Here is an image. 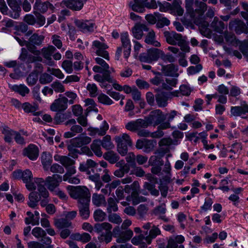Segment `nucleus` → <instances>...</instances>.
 <instances>
[{
    "instance_id": "1",
    "label": "nucleus",
    "mask_w": 248,
    "mask_h": 248,
    "mask_svg": "<svg viewBox=\"0 0 248 248\" xmlns=\"http://www.w3.org/2000/svg\"><path fill=\"white\" fill-rule=\"evenodd\" d=\"M207 9V4L199 0H195L193 16L194 23L199 26L201 33L206 37L211 36V31L208 28L209 23L202 18L204 12Z\"/></svg>"
},
{
    "instance_id": "2",
    "label": "nucleus",
    "mask_w": 248,
    "mask_h": 248,
    "mask_svg": "<svg viewBox=\"0 0 248 248\" xmlns=\"http://www.w3.org/2000/svg\"><path fill=\"white\" fill-rule=\"evenodd\" d=\"M164 35L167 42L171 45H178L181 50L185 52H188L190 47L186 41L183 39L182 35L174 31H165L164 32Z\"/></svg>"
},
{
    "instance_id": "3",
    "label": "nucleus",
    "mask_w": 248,
    "mask_h": 248,
    "mask_svg": "<svg viewBox=\"0 0 248 248\" xmlns=\"http://www.w3.org/2000/svg\"><path fill=\"white\" fill-rule=\"evenodd\" d=\"M67 189L71 197L77 199L78 203L84 202L85 200H90L89 190L86 187L69 186Z\"/></svg>"
},
{
    "instance_id": "4",
    "label": "nucleus",
    "mask_w": 248,
    "mask_h": 248,
    "mask_svg": "<svg viewBox=\"0 0 248 248\" xmlns=\"http://www.w3.org/2000/svg\"><path fill=\"white\" fill-rule=\"evenodd\" d=\"M166 120V116L160 109H155L150 112L149 114L145 117V121L149 125L155 126L161 125Z\"/></svg>"
},
{
    "instance_id": "5",
    "label": "nucleus",
    "mask_w": 248,
    "mask_h": 248,
    "mask_svg": "<svg viewBox=\"0 0 248 248\" xmlns=\"http://www.w3.org/2000/svg\"><path fill=\"white\" fill-rule=\"evenodd\" d=\"M115 140L117 143V151L122 155H124L127 153V146L132 145V141L127 134L116 136Z\"/></svg>"
},
{
    "instance_id": "6",
    "label": "nucleus",
    "mask_w": 248,
    "mask_h": 248,
    "mask_svg": "<svg viewBox=\"0 0 248 248\" xmlns=\"http://www.w3.org/2000/svg\"><path fill=\"white\" fill-rule=\"evenodd\" d=\"M34 182L37 186L39 195L41 196L40 205L42 207H46L49 202V192L44 186V180L41 178H36L35 179Z\"/></svg>"
},
{
    "instance_id": "7",
    "label": "nucleus",
    "mask_w": 248,
    "mask_h": 248,
    "mask_svg": "<svg viewBox=\"0 0 248 248\" xmlns=\"http://www.w3.org/2000/svg\"><path fill=\"white\" fill-rule=\"evenodd\" d=\"M162 50L156 48H152L147 50L146 52L142 53L139 56V59L142 62L151 63L157 61L160 58Z\"/></svg>"
},
{
    "instance_id": "8",
    "label": "nucleus",
    "mask_w": 248,
    "mask_h": 248,
    "mask_svg": "<svg viewBox=\"0 0 248 248\" xmlns=\"http://www.w3.org/2000/svg\"><path fill=\"white\" fill-rule=\"evenodd\" d=\"M76 124V121L74 119H69L65 122L64 124L66 126L72 125L70 128V131L66 132L64 133L63 137L65 138H70L82 132L83 129L82 127Z\"/></svg>"
},
{
    "instance_id": "9",
    "label": "nucleus",
    "mask_w": 248,
    "mask_h": 248,
    "mask_svg": "<svg viewBox=\"0 0 248 248\" xmlns=\"http://www.w3.org/2000/svg\"><path fill=\"white\" fill-rule=\"evenodd\" d=\"M87 0H62L61 2V6L62 7H66L72 10L79 11L83 7L84 3Z\"/></svg>"
},
{
    "instance_id": "10",
    "label": "nucleus",
    "mask_w": 248,
    "mask_h": 248,
    "mask_svg": "<svg viewBox=\"0 0 248 248\" xmlns=\"http://www.w3.org/2000/svg\"><path fill=\"white\" fill-rule=\"evenodd\" d=\"M62 181V177L59 174H53L51 176H48L44 180V185H46L47 188L53 191L59 186L60 183Z\"/></svg>"
},
{
    "instance_id": "11",
    "label": "nucleus",
    "mask_w": 248,
    "mask_h": 248,
    "mask_svg": "<svg viewBox=\"0 0 248 248\" xmlns=\"http://www.w3.org/2000/svg\"><path fill=\"white\" fill-rule=\"evenodd\" d=\"M60 95L59 98L56 99L51 104L50 108L53 111H63L68 107V99L65 97H61Z\"/></svg>"
},
{
    "instance_id": "12",
    "label": "nucleus",
    "mask_w": 248,
    "mask_h": 248,
    "mask_svg": "<svg viewBox=\"0 0 248 248\" xmlns=\"http://www.w3.org/2000/svg\"><path fill=\"white\" fill-rule=\"evenodd\" d=\"M76 148H77V147L73 145L72 143H71L70 142V144L67 146V149L69 152L68 155L74 158H78V154H80L82 153H85L88 155H93L90 149L86 146L82 147L80 150H78L76 149Z\"/></svg>"
},
{
    "instance_id": "13",
    "label": "nucleus",
    "mask_w": 248,
    "mask_h": 248,
    "mask_svg": "<svg viewBox=\"0 0 248 248\" xmlns=\"http://www.w3.org/2000/svg\"><path fill=\"white\" fill-rule=\"evenodd\" d=\"M125 127L126 129L135 132L142 128L147 127V124L145 120L138 119L136 121H130L125 124Z\"/></svg>"
},
{
    "instance_id": "14",
    "label": "nucleus",
    "mask_w": 248,
    "mask_h": 248,
    "mask_svg": "<svg viewBox=\"0 0 248 248\" xmlns=\"http://www.w3.org/2000/svg\"><path fill=\"white\" fill-rule=\"evenodd\" d=\"M93 46L97 49L95 52L97 55L106 60H109L108 53L106 50V49L108 48V46L106 44L96 40L93 42Z\"/></svg>"
},
{
    "instance_id": "15",
    "label": "nucleus",
    "mask_w": 248,
    "mask_h": 248,
    "mask_svg": "<svg viewBox=\"0 0 248 248\" xmlns=\"http://www.w3.org/2000/svg\"><path fill=\"white\" fill-rule=\"evenodd\" d=\"M76 26L83 32H93L95 24L92 21L83 20H76Z\"/></svg>"
},
{
    "instance_id": "16",
    "label": "nucleus",
    "mask_w": 248,
    "mask_h": 248,
    "mask_svg": "<svg viewBox=\"0 0 248 248\" xmlns=\"http://www.w3.org/2000/svg\"><path fill=\"white\" fill-rule=\"evenodd\" d=\"M247 113H248V105L245 102L240 106L232 107L231 108V114L235 117L241 116L242 118L246 119L247 117L243 115Z\"/></svg>"
},
{
    "instance_id": "17",
    "label": "nucleus",
    "mask_w": 248,
    "mask_h": 248,
    "mask_svg": "<svg viewBox=\"0 0 248 248\" xmlns=\"http://www.w3.org/2000/svg\"><path fill=\"white\" fill-rule=\"evenodd\" d=\"M22 179L23 182L26 184V186L29 190L32 191L36 189V186L32 182L33 176L31 170H26L23 171Z\"/></svg>"
},
{
    "instance_id": "18",
    "label": "nucleus",
    "mask_w": 248,
    "mask_h": 248,
    "mask_svg": "<svg viewBox=\"0 0 248 248\" xmlns=\"http://www.w3.org/2000/svg\"><path fill=\"white\" fill-rule=\"evenodd\" d=\"M48 7L51 10L54 9V6L48 1L42 2L41 0H36L33 6L34 10H35L34 13L36 15L37 13L38 14H39V13H44L47 10Z\"/></svg>"
},
{
    "instance_id": "19",
    "label": "nucleus",
    "mask_w": 248,
    "mask_h": 248,
    "mask_svg": "<svg viewBox=\"0 0 248 248\" xmlns=\"http://www.w3.org/2000/svg\"><path fill=\"white\" fill-rule=\"evenodd\" d=\"M178 66L172 63L166 65H162L161 72L165 76L178 77L179 74L177 73Z\"/></svg>"
},
{
    "instance_id": "20",
    "label": "nucleus",
    "mask_w": 248,
    "mask_h": 248,
    "mask_svg": "<svg viewBox=\"0 0 248 248\" xmlns=\"http://www.w3.org/2000/svg\"><path fill=\"white\" fill-rule=\"evenodd\" d=\"M108 129V125L106 121H103V125L100 128H94L90 126L88 128L87 131L89 132V135L94 136L96 134L100 136H104Z\"/></svg>"
},
{
    "instance_id": "21",
    "label": "nucleus",
    "mask_w": 248,
    "mask_h": 248,
    "mask_svg": "<svg viewBox=\"0 0 248 248\" xmlns=\"http://www.w3.org/2000/svg\"><path fill=\"white\" fill-rule=\"evenodd\" d=\"M23 155L28 156L31 160L36 159L39 155V150L37 146L33 144H30L23 151Z\"/></svg>"
},
{
    "instance_id": "22",
    "label": "nucleus",
    "mask_w": 248,
    "mask_h": 248,
    "mask_svg": "<svg viewBox=\"0 0 248 248\" xmlns=\"http://www.w3.org/2000/svg\"><path fill=\"white\" fill-rule=\"evenodd\" d=\"M149 28L146 24H136L132 29L133 36L137 39H140L143 35V31H147Z\"/></svg>"
},
{
    "instance_id": "23",
    "label": "nucleus",
    "mask_w": 248,
    "mask_h": 248,
    "mask_svg": "<svg viewBox=\"0 0 248 248\" xmlns=\"http://www.w3.org/2000/svg\"><path fill=\"white\" fill-rule=\"evenodd\" d=\"M91 138L89 137L81 134L79 136L72 139L70 142L77 147H80L90 143L91 141Z\"/></svg>"
},
{
    "instance_id": "24",
    "label": "nucleus",
    "mask_w": 248,
    "mask_h": 248,
    "mask_svg": "<svg viewBox=\"0 0 248 248\" xmlns=\"http://www.w3.org/2000/svg\"><path fill=\"white\" fill-rule=\"evenodd\" d=\"M229 27L231 30L234 29L236 33L237 34H240L247 30L246 25L238 19L231 21L229 24Z\"/></svg>"
},
{
    "instance_id": "25",
    "label": "nucleus",
    "mask_w": 248,
    "mask_h": 248,
    "mask_svg": "<svg viewBox=\"0 0 248 248\" xmlns=\"http://www.w3.org/2000/svg\"><path fill=\"white\" fill-rule=\"evenodd\" d=\"M90 200L84 201V202L78 203V208L80 216L82 218L86 219L90 216L89 203Z\"/></svg>"
},
{
    "instance_id": "26",
    "label": "nucleus",
    "mask_w": 248,
    "mask_h": 248,
    "mask_svg": "<svg viewBox=\"0 0 248 248\" xmlns=\"http://www.w3.org/2000/svg\"><path fill=\"white\" fill-rule=\"evenodd\" d=\"M41 200V196L39 195L38 191H32L29 195V201L28 205L32 208H35L38 205V202Z\"/></svg>"
},
{
    "instance_id": "27",
    "label": "nucleus",
    "mask_w": 248,
    "mask_h": 248,
    "mask_svg": "<svg viewBox=\"0 0 248 248\" xmlns=\"http://www.w3.org/2000/svg\"><path fill=\"white\" fill-rule=\"evenodd\" d=\"M71 117L72 114L70 112H57L54 118V123L57 124H61L70 119V118H71Z\"/></svg>"
},
{
    "instance_id": "28",
    "label": "nucleus",
    "mask_w": 248,
    "mask_h": 248,
    "mask_svg": "<svg viewBox=\"0 0 248 248\" xmlns=\"http://www.w3.org/2000/svg\"><path fill=\"white\" fill-rule=\"evenodd\" d=\"M103 74H96L94 76V79L96 81L103 83L104 82L108 81L109 83H113V80L110 77V72L108 70L107 71H104L103 72Z\"/></svg>"
},
{
    "instance_id": "29",
    "label": "nucleus",
    "mask_w": 248,
    "mask_h": 248,
    "mask_svg": "<svg viewBox=\"0 0 248 248\" xmlns=\"http://www.w3.org/2000/svg\"><path fill=\"white\" fill-rule=\"evenodd\" d=\"M148 31L149 32L145 37V42L147 44L153 45L155 47L160 46V43L155 40V31L153 30H149Z\"/></svg>"
},
{
    "instance_id": "30",
    "label": "nucleus",
    "mask_w": 248,
    "mask_h": 248,
    "mask_svg": "<svg viewBox=\"0 0 248 248\" xmlns=\"http://www.w3.org/2000/svg\"><path fill=\"white\" fill-rule=\"evenodd\" d=\"M34 56L30 54L27 49L25 48H21V52L19 57V59L25 62L27 64H30L33 62Z\"/></svg>"
},
{
    "instance_id": "31",
    "label": "nucleus",
    "mask_w": 248,
    "mask_h": 248,
    "mask_svg": "<svg viewBox=\"0 0 248 248\" xmlns=\"http://www.w3.org/2000/svg\"><path fill=\"white\" fill-rule=\"evenodd\" d=\"M156 102L159 107H165L168 105V98L166 93L161 92L155 95Z\"/></svg>"
},
{
    "instance_id": "32",
    "label": "nucleus",
    "mask_w": 248,
    "mask_h": 248,
    "mask_svg": "<svg viewBox=\"0 0 248 248\" xmlns=\"http://www.w3.org/2000/svg\"><path fill=\"white\" fill-rule=\"evenodd\" d=\"M177 112L175 110H171L170 113H168L165 114L167 121H165L161 125L160 128L163 129H168L171 127L170 122L177 115Z\"/></svg>"
},
{
    "instance_id": "33",
    "label": "nucleus",
    "mask_w": 248,
    "mask_h": 248,
    "mask_svg": "<svg viewBox=\"0 0 248 248\" xmlns=\"http://www.w3.org/2000/svg\"><path fill=\"white\" fill-rule=\"evenodd\" d=\"M225 27L224 23L222 21H219L217 17H214L213 21L211 24V27L214 31L219 33H222Z\"/></svg>"
},
{
    "instance_id": "34",
    "label": "nucleus",
    "mask_w": 248,
    "mask_h": 248,
    "mask_svg": "<svg viewBox=\"0 0 248 248\" xmlns=\"http://www.w3.org/2000/svg\"><path fill=\"white\" fill-rule=\"evenodd\" d=\"M54 159L56 161H59L65 168L73 166L75 163V161L74 160L67 156L56 155L54 156Z\"/></svg>"
},
{
    "instance_id": "35",
    "label": "nucleus",
    "mask_w": 248,
    "mask_h": 248,
    "mask_svg": "<svg viewBox=\"0 0 248 248\" xmlns=\"http://www.w3.org/2000/svg\"><path fill=\"white\" fill-rule=\"evenodd\" d=\"M94 228L96 232L103 233L111 230L112 226L109 223L103 222L102 223H97L94 225Z\"/></svg>"
},
{
    "instance_id": "36",
    "label": "nucleus",
    "mask_w": 248,
    "mask_h": 248,
    "mask_svg": "<svg viewBox=\"0 0 248 248\" xmlns=\"http://www.w3.org/2000/svg\"><path fill=\"white\" fill-rule=\"evenodd\" d=\"M133 234V232L130 229L122 231L121 236L117 238L116 242L118 243H124L131 238Z\"/></svg>"
},
{
    "instance_id": "37",
    "label": "nucleus",
    "mask_w": 248,
    "mask_h": 248,
    "mask_svg": "<svg viewBox=\"0 0 248 248\" xmlns=\"http://www.w3.org/2000/svg\"><path fill=\"white\" fill-rule=\"evenodd\" d=\"M15 131L8 126H4L1 129V133L4 135L5 142L10 143L12 140V136H14Z\"/></svg>"
},
{
    "instance_id": "38",
    "label": "nucleus",
    "mask_w": 248,
    "mask_h": 248,
    "mask_svg": "<svg viewBox=\"0 0 248 248\" xmlns=\"http://www.w3.org/2000/svg\"><path fill=\"white\" fill-rule=\"evenodd\" d=\"M104 158L110 164H114L119 160V155L112 151H108L103 155Z\"/></svg>"
},
{
    "instance_id": "39",
    "label": "nucleus",
    "mask_w": 248,
    "mask_h": 248,
    "mask_svg": "<svg viewBox=\"0 0 248 248\" xmlns=\"http://www.w3.org/2000/svg\"><path fill=\"white\" fill-rule=\"evenodd\" d=\"M160 233L161 231L159 228L157 226L153 225L149 231V234L146 235L145 240L148 243V244H150L151 243L152 239L155 238Z\"/></svg>"
},
{
    "instance_id": "40",
    "label": "nucleus",
    "mask_w": 248,
    "mask_h": 248,
    "mask_svg": "<svg viewBox=\"0 0 248 248\" xmlns=\"http://www.w3.org/2000/svg\"><path fill=\"white\" fill-rule=\"evenodd\" d=\"M22 108L26 113H32L35 116L39 115L38 112H36L38 109V106L36 104L32 105L28 102H25L22 105Z\"/></svg>"
},
{
    "instance_id": "41",
    "label": "nucleus",
    "mask_w": 248,
    "mask_h": 248,
    "mask_svg": "<svg viewBox=\"0 0 248 248\" xmlns=\"http://www.w3.org/2000/svg\"><path fill=\"white\" fill-rule=\"evenodd\" d=\"M129 6L132 9L137 12L143 13L144 12V3L139 0H133L129 3Z\"/></svg>"
},
{
    "instance_id": "42",
    "label": "nucleus",
    "mask_w": 248,
    "mask_h": 248,
    "mask_svg": "<svg viewBox=\"0 0 248 248\" xmlns=\"http://www.w3.org/2000/svg\"><path fill=\"white\" fill-rule=\"evenodd\" d=\"M101 140H93L91 145V148L94 154L97 156H101L103 155L101 151Z\"/></svg>"
},
{
    "instance_id": "43",
    "label": "nucleus",
    "mask_w": 248,
    "mask_h": 248,
    "mask_svg": "<svg viewBox=\"0 0 248 248\" xmlns=\"http://www.w3.org/2000/svg\"><path fill=\"white\" fill-rule=\"evenodd\" d=\"M157 183V180L153 183L145 182L143 187L145 189L148 190L151 194L154 196H158L159 194V190L155 188V184Z\"/></svg>"
},
{
    "instance_id": "44",
    "label": "nucleus",
    "mask_w": 248,
    "mask_h": 248,
    "mask_svg": "<svg viewBox=\"0 0 248 248\" xmlns=\"http://www.w3.org/2000/svg\"><path fill=\"white\" fill-rule=\"evenodd\" d=\"M41 162L44 170H48L52 163V157L50 154L43 153L41 156Z\"/></svg>"
},
{
    "instance_id": "45",
    "label": "nucleus",
    "mask_w": 248,
    "mask_h": 248,
    "mask_svg": "<svg viewBox=\"0 0 248 248\" xmlns=\"http://www.w3.org/2000/svg\"><path fill=\"white\" fill-rule=\"evenodd\" d=\"M157 20L156 23V27L158 29L162 28L165 26H168L170 24V21L165 17H162L159 13L155 14Z\"/></svg>"
},
{
    "instance_id": "46",
    "label": "nucleus",
    "mask_w": 248,
    "mask_h": 248,
    "mask_svg": "<svg viewBox=\"0 0 248 248\" xmlns=\"http://www.w3.org/2000/svg\"><path fill=\"white\" fill-rule=\"evenodd\" d=\"M88 175L89 179L95 183V187L97 190H99L103 186V183L100 180V174L98 173H95L93 175H91V173Z\"/></svg>"
},
{
    "instance_id": "47",
    "label": "nucleus",
    "mask_w": 248,
    "mask_h": 248,
    "mask_svg": "<svg viewBox=\"0 0 248 248\" xmlns=\"http://www.w3.org/2000/svg\"><path fill=\"white\" fill-rule=\"evenodd\" d=\"M44 38L43 35H39L37 33H34L31 35L28 41L34 45L39 46L42 44Z\"/></svg>"
},
{
    "instance_id": "48",
    "label": "nucleus",
    "mask_w": 248,
    "mask_h": 248,
    "mask_svg": "<svg viewBox=\"0 0 248 248\" xmlns=\"http://www.w3.org/2000/svg\"><path fill=\"white\" fill-rule=\"evenodd\" d=\"M149 210L148 205L145 204H140L137 208L138 218L140 219H143L147 214Z\"/></svg>"
},
{
    "instance_id": "49",
    "label": "nucleus",
    "mask_w": 248,
    "mask_h": 248,
    "mask_svg": "<svg viewBox=\"0 0 248 248\" xmlns=\"http://www.w3.org/2000/svg\"><path fill=\"white\" fill-rule=\"evenodd\" d=\"M177 80L175 78H166L165 82L162 83V89L170 91L172 89L173 87H175L177 84Z\"/></svg>"
},
{
    "instance_id": "50",
    "label": "nucleus",
    "mask_w": 248,
    "mask_h": 248,
    "mask_svg": "<svg viewBox=\"0 0 248 248\" xmlns=\"http://www.w3.org/2000/svg\"><path fill=\"white\" fill-rule=\"evenodd\" d=\"M56 50V48L53 46H49L47 47H43L41 52L43 57L45 59H49L51 58L52 54Z\"/></svg>"
},
{
    "instance_id": "51",
    "label": "nucleus",
    "mask_w": 248,
    "mask_h": 248,
    "mask_svg": "<svg viewBox=\"0 0 248 248\" xmlns=\"http://www.w3.org/2000/svg\"><path fill=\"white\" fill-rule=\"evenodd\" d=\"M12 89L15 92H17L22 96L28 94L30 92L29 88L24 85L20 84L19 85H15L12 86Z\"/></svg>"
},
{
    "instance_id": "52",
    "label": "nucleus",
    "mask_w": 248,
    "mask_h": 248,
    "mask_svg": "<svg viewBox=\"0 0 248 248\" xmlns=\"http://www.w3.org/2000/svg\"><path fill=\"white\" fill-rule=\"evenodd\" d=\"M92 202L96 206H100L102 204H106L105 197L102 195L94 193L93 195Z\"/></svg>"
},
{
    "instance_id": "53",
    "label": "nucleus",
    "mask_w": 248,
    "mask_h": 248,
    "mask_svg": "<svg viewBox=\"0 0 248 248\" xmlns=\"http://www.w3.org/2000/svg\"><path fill=\"white\" fill-rule=\"evenodd\" d=\"M108 207H107V212L108 213H111L113 212H116L118 210V208L116 202V199L110 197L108 199Z\"/></svg>"
},
{
    "instance_id": "54",
    "label": "nucleus",
    "mask_w": 248,
    "mask_h": 248,
    "mask_svg": "<svg viewBox=\"0 0 248 248\" xmlns=\"http://www.w3.org/2000/svg\"><path fill=\"white\" fill-rule=\"evenodd\" d=\"M54 224L55 226L58 229H62L68 228L71 225V222L65 218H60L55 220Z\"/></svg>"
},
{
    "instance_id": "55",
    "label": "nucleus",
    "mask_w": 248,
    "mask_h": 248,
    "mask_svg": "<svg viewBox=\"0 0 248 248\" xmlns=\"http://www.w3.org/2000/svg\"><path fill=\"white\" fill-rule=\"evenodd\" d=\"M38 79V72L34 70L31 72L27 78L26 80L29 86L35 85Z\"/></svg>"
},
{
    "instance_id": "56",
    "label": "nucleus",
    "mask_w": 248,
    "mask_h": 248,
    "mask_svg": "<svg viewBox=\"0 0 248 248\" xmlns=\"http://www.w3.org/2000/svg\"><path fill=\"white\" fill-rule=\"evenodd\" d=\"M221 4L226 7V9L228 11L231 10L232 8L235 7L238 4V0H220Z\"/></svg>"
},
{
    "instance_id": "57",
    "label": "nucleus",
    "mask_w": 248,
    "mask_h": 248,
    "mask_svg": "<svg viewBox=\"0 0 248 248\" xmlns=\"http://www.w3.org/2000/svg\"><path fill=\"white\" fill-rule=\"evenodd\" d=\"M107 217V214L102 210L98 209L94 212L93 218L96 221H103Z\"/></svg>"
},
{
    "instance_id": "58",
    "label": "nucleus",
    "mask_w": 248,
    "mask_h": 248,
    "mask_svg": "<svg viewBox=\"0 0 248 248\" xmlns=\"http://www.w3.org/2000/svg\"><path fill=\"white\" fill-rule=\"evenodd\" d=\"M149 165L151 166H162L164 164V161L159 157H157V155L151 156L149 160Z\"/></svg>"
},
{
    "instance_id": "59",
    "label": "nucleus",
    "mask_w": 248,
    "mask_h": 248,
    "mask_svg": "<svg viewBox=\"0 0 248 248\" xmlns=\"http://www.w3.org/2000/svg\"><path fill=\"white\" fill-rule=\"evenodd\" d=\"M121 40L123 47L124 49L131 48L130 42L127 32L123 33L121 35Z\"/></svg>"
},
{
    "instance_id": "60",
    "label": "nucleus",
    "mask_w": 248,
    "mask_h": 248,
    "mask_svg": "<svg viewBox=\"0 0 248 248\" xmlns=\"http://www.w3.org/2000/svg\"><path fill=\"white\" fill-rule=\"evenodd\" d=\"M108 221L112 223L120 224L122 222V219L120 216L116 213H108Z\"/></svg>"
},
{
    "instance_id": "61",
    "label": "nucleus",
    "mask_w": 248,
    "mask_h": 248,
    "mask_svg": "<svg viewBox=\"0 0 248 248\" xmlns=\"http://www.w3.org/2000/svg\"><path fill=\"white\" fill-rule=\"evenodd\" d=\"M10 7L14 11H20L21 0H7Z\"/></svg>"
},
{
    "instance_id": "62",
    "label": "nucleus",
    "mask_w": 248,
    "mask_h": 248,
    "mask_svg": "<svg viewBox=\"0 0 248 248\" xmlns=\"http://www.w3.org/2000/svg\"><path fill=\"white\" fill-rule=\"evenodd\" d=\"M53 77L48 73H44L41 75L39 78V82L42 84L50 83L53 80Z\"/></svg>"
},
{
    "instance_id": "63",
    "label": "nucleus",
    "mask_w": 248,
    "mask_h": 248,
    "mask_svg": "<svg viewBox=\"0 0 248 248\" xmlns=\"http://www.w3.org/2000/svg\"><path fill=\"white\" fill-rule=\"evenodd\" d=\"M130 170L129 166H126L122 169H119L115 170L113 172V175L118 178L123 177L125 173H127Z\"/></svg>"
},
{
    "instance_id": "64",
    "label": "nucleus",
    "mask_w": 248,
    "mask_h": 248,
    "mask_svg": "<svg viewBox=\"0 0 248 248\" xmlns=\"http://www.w3.org/2000/svg\"><path fill=\"white\" fill-rule=\"evenodd\" d=\"M224 36L226 41L228 43L237 44V40L233 33L226 31L224 33Z\"/></svg>"
}]
</instances>
